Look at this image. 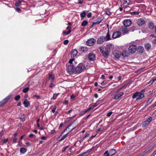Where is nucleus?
Segmentation results:
<instances>
[{
	"label": "nucleus",
	"instance_id": "f257e3e1",
	"mask_svg": "<svg viewBox=\"0 0 156 156\" xmlns=\"http://www.w3.org/2000/svg\"><path fill=\"white\" fill-rule=\"evenodd\" d=\"M74 60V59H72L69 61L70 64L67 66V69L69 73L71 74H79L83 72L86 68L85 65L80 63L75 68L74 65L75 62H73Z\"/></svg>",
	"mask_w": 156,
	"mask_h": 156
},
{
	"label": "nucleus",
	"instance_id": "f03ea898",
	"mask_svg": "<svg viewBox=\"0 0 156 156\" xmlns=\"http://www.w3.org/2000/svg\"><path fill=\"white\" fill-rule=\"evenodd\" d=\"M114 47V45L110 43L108 44L105 47V53L104 54V56L105 58L108 57L110 53V50L112 49Z\"/></svg>",
	"mask_w": 156,
	"mask_h": 156
},
{
	"label": "nucleus",
	"instance_id": "7ed1b4c3",
	"mask_svg": "<svg viewBox=\"0 0 156 156\" xmlns=\"http://www.w3.org/2000/svg\"><path fill=\"white\" fill-rule=\"evenodd\" d=\"M71 126V125H69L60 135L57 139L59 141H61L64 139L67 136H68V134L70 132L72 131L73 130L75 129L76 127L73 128L70 131H69L68 133H67L66 134H65L63 136H62V134H63L66 131H67L68 129H69L70 127Z\"/></svg>",
	"mask_w": 156,
	"mask_h": 156
},
{
	"label": "nucleus",
	"instance_id": "20e7f679",
	"mask_svg": "<svg viewBox=\"0 0 156 156\" xmlns=\"http://www.w3.org/2000/svg\"><path fill=\"white\" fill-rule=\"evenodd\" d=\"M133 99L136 98V101H139L144 98L143 94H140L139 92L137 91L134 93L132 97Z\"/></svg>",
	"mask_w": 156,
	"mask_h": 156
},
{
	"label": "nucleus",
	"instance_id": "39448f33",
	"mask_svg": "<svg viewBox=\"0 0 156 156\" xmlns=\"http://www.w3.org/2000/svg\"><path fill=\"white\" fill-rule=\"evenodd\" d=\"M136 46L134 44L129 46L128 48L129 51L131 53H134L136 51Z\"/></svg>",
	"mask_w": 156,
	"mask_h": 156
},
{
	"label": "nucleus",
	"instance_id": "423d86ee",
	"mask_svg": "<svg viewBox=\"0 0 156 156\" xmlns=\"http://www.w3.org/2000/svg\"><path fill=\"white\" fill-rule=\"evenodd\" d=\"M96 40L94 38H91L87 41V44L89 46H91L94 44Z\"/></svg>",
	"mask_w": 156,
	"mask_h": 156
},
{
	"label": "nucleus",
	"instance_id": "0eeeda50",
	"mask_svg": "<svg viewBox=\"0 0 156 156\" xmlns=\"http://www.w3.org/2000/svg\"><path fill=\"white\" fill-rule=\"evenodd\" d=\"M152 120V118L151 117H150L147 119L146 121H145L144 122L142 126L143 127H144L147 125L149 124L150 122H151V121Z\"/></svg>",
	"mask_w": 156,
	"mask_h": 156
},
{
	"label": "nucleus",
	"instance_id": "6e6552de",
	"mask_svg": "<svg viewBox=\"0 0 156 156\" xmlns=\"http://www.w3.org/2000/svg\"><path fill=\"white\" fill-rule=\"evenodd\" d=\"M114 56L116 58H118L121 56V52L119 51H114L113 52Z\"/></svg>",
	"mask_w": 156,
	"mask_h": 156
},
{
	"label": "nucleus",
	"instance_id": "1a4fd4ad",
	"mask_svg": "<svg viewBox=\"0 0 156 156\" xmlns=\"http://www.w3.org/2000/svg\"><path fill=\"white\" fill-rule=\"evenodd\" d=\"M132 22L129 20H126L124 21L123 24L126 27L129 26L131 24Z\"/></svg>",
	"mask_w": 156,
	"mask_h": 156
},
{
	"label": "nucleus",
	"instance_id": "9d476101",
	"mask_svg": "<svg viewBox=\"0 0 156 156\" xmlns=\"http://www.w3.org/2000/svg\"><path fill=\"white\" fill-rule=\"evenodd\" d=\"M11 97V95H9L7 96L5 99L3 100L2 101L0 102V107L2 105L5 104L8 100Z\"/></svg>",
	"mask_w": 156,
	"mask_h": 156
},
{
	"label": "nucleus",
	"instance_id": "9b49d317",
	"mask_svg": "<svg viewBox=\"0 0 156 156\" xmlns=\"http://www.w3.org/2000/svg\"><path fill=\"white\" fill-rule=\"evenodd\" d=\"M121 35V33L119 31H116L114 32L112 35V37L115 39L119 37Z\"/></svg>",
	"mask_w": 156,
	"mask_h": 156
},
{
	"label": "nucleus",
	"instance_id": "f8f14e48",
	"mask_svg": "<svg viewBox=\"0 0 156 156\" xmlns=\"http://www.w3.org/2000/svg\"><path fill=\"white\" fill-rule=\"evenodd\" d=\"M105 41L104 38V36H102L99 37L97 41V43L98 44H102Z\"/></svg>",
	"mask_w": 156,
	"mask_h": 156
},
{
	"label": "nucleus",
	"instance_id": "ddd939ff",
	"mask_svg": "<svg viewBox=\"0 0 156 156\" xmlns=\"http://www.w3.org/2000/svg\"><path fill=\"white\" fill-rule=\"evenodd\" d=\"M123 94L124 93L123 92H120L119 94H117L115 96L114 99L115 100L118 99L122 97Z\"/></svg>",
	"mask_w": 156,
	"mask_h": 156
},
{
	"label": "nucleus",
	"instance_id": "4468645a",
	"mask_svg": "<svg viewBox=\"0 0 156 156\" xmlns=\"http://www.w3.org/2000/svg\"><path fill=\"white\" fill-rule=\"evenodd\" d=\"M144 20L142 19H139L137 21L138 25L140 26H141L145 24Z\"/></svg>",
	"mask_w": 156,
	"mask_h": 156
},
{
	"label": "nucleus",
	"instance_id": "2eb2a0df",
	"mask_svg": "<svg viewBox=\"0 0 156 156\" xmlns=\"http://www.w3.org/2000/svg\"><path fill=\"white\" fill-rule=\"evenodd\" d=\"M89 59L90 61H94L95 59V55L93 53H90L88 56Z\"/></svg>",
	"mask_w": 156,
	"mask_h": 156
},
{
	"label": "nucleus",
	"instance_id": "dca6fc26",
	"mask_svg": "<svg viewBox=\"0 0 156 156\" xmlns=\"http://www.w3.org/2000/svg\"><path fill=\"white\" fill-rule=\"evenodd\" d=\"M104 38L105 41H106L111 40V38L108 31L105 37L104 36Z\"/></svg>",
	"mask_w": 156,
	"mask_h": 156
},
{
	"label": "nucleus",
	"instance_id": "f3484780",
	"mask_svg": "<svg viewBox=\"0 0 156 156\" xmlns=\"http://www.w3.org/2000/svg\"><path fill=\"white\" fill-rule=\"evenodd\" d=\"M121 56L123 58L126 57L128 56V53L127 50H124L122 52H121Z\"/></svg>",
	"mask_w": 156,
	"mask_h": 156
},
{
	"label": "nucleus",
	"instance_id": "a211bd4d",
	"mask_svg": "<svg viewBox=\"0 0 156 156\" xmlns=\"http://www.w3.org/2000/svg\"><path fill=\"white\" fill-rule=\"evenodd\" d=\"M90 136V134L88 133H86L83 136H81L80 138V141L82 142L86 138L89 137Z\"/></svg>",
	"mask_w": 156,
	"mask_h": 156
},
{
	"label": "nucleus",
	"instance_id": "6ab92c4d",
	"mask_svg": "<svg viewBox=\"0 0 156 156\" xmlns=\"http://www.w3.org/2000/svg\"><path fill=\"white\" fill-rule=\"evenodd\" d=\"M78 53L77 51L75 49L73 50L71 53V57L72 58H73L75 57L77 54Z\"/></svg>",
	"mask_w": 156,
	"mask_h": 156
},
{
	"label": "nucleus",
	"instance_id": "aec40b11",
	"mask_svg": "<svg viewBox=\"0 0 156 156\" xmlns=\"http://www.w3.org/2000/svg\"><path fill=\"white\" fill-rule=\"evenodd\" d=\"M23 104L25 107H28L30 105V102L27 99H25L23 101Z\"/></svg>",
	"mask_w": 156,
	"mask_h": 156
},
{
	"label": "nucleus",
	"instance_id": "412c9836",
	"mask_svg": "<svg viewBox=\"0 0 156 156\" xmlns=\"http://www.w3.org/2000/svg\"><path fill=\"white\" fill-rule=\"evenodd\" d=\"M130 0H124L123 4L125 8H126L128 5L130 4Z\"/></svg>",
	"mask_w": 156,
	"mask_h": 156
},
{
	"label": "nucleus",
	"instance_id": "4be33fe9",
	"mask_svg": "<svg viewBox=\"0 0 156 156\" xmlns=\"http://www.w3.org/2000/svg\"><path fill=\"white\" fill-rule=\"evenodd\" d=\"M121 30L123 34H125L128 32V30L127 28L125 27H122L121 29Z\"/></svg>",
	"mask_w": 156,
	"mask_h": 156
},
{
	"label": "nucleus",
	"instance_id": "5701e85b",
	"mask_svg": "<svg viewBox=\"0 0 156 156\" xmlns=\"http://www.w3.org/2000/svg\"><path fill=\"white\" fill-rule=\"evenodd\" d=\"M81 51L82 52H85L87 51V48L86 47H83L81 48Z\"/></svg>",
	"mask_w": 156,
	"mask_h": 156
},
{
	"label": "nucleus",
	"instance_id": "b1692460",
	"mask_svg": "<svg viewBox=\"0 0 156 156\" xmlns=\"http://www.w3.org/2000/svg\"><path fill=\"white\" fill-rule=\"evenodd\" d=\"M116 151L115 149H112L109 151V154H110V156H112L116 153Z\"/></svg>",
	"mask_w": 156,
	"mask_h": 156
},
{
	"label": "nucleus",
	"instance_id": "393cba45",
	"mask_svg": "<svg viewBox=\"0 0 156 156\" xmlns=\"http://www.w3.org/2000/svg\"><path fill=\"white\" fill-rule=\"evenodd\" d=\"M55 78V76L54 75H52L51 73H50L49 74V79L51 80V81H52L54 80Z\"/></svg>",
	"mask_w": 156,
	"mask_h": 156
},
{
	"label": "nucleus",
	"instance_id": "a878e982",
	"mask_svg": "<svg viewBox=\"0 0 156 156\" xmlns=\"http://www.w3.org/2000/svg\"><path fill=\"white\" fill-rule=\"evenodd\" d=\"M156 80V76L154 77L153 78V79L152 80H151L148 83V84L149 85L151 84L154 82Z\"/></svg>",
	"mask_w": 156,
	"mask_h": 156
},
{
	"label": "nucleus",
	"instance_id": "bb28decb",
	"mask_svg": "<svg viewBox=\"0 0 156 156\" xmlns=\"http://www.w3.org/2000/svg\"><path fill=\"white\" fill-rule=\"evenodd\" d=\"M151 48V45L148 43L145 44V48L147 50H149Z\"/></svg>",
	"mask_w": 156,
	"mask_h": 156
},
{
	"label": "nucleus",
	"instance_id": "cd10ccee",
	"mask_svg": "<svg viewBox=\"0 0 156 156\" xmlns=\"http://www.w3.org/2000/svg\"><path fill=\"white\" fill-rule=\"evenodd\" d=\"M99 49L101 52L102 54L104 56V54L105 53V51H104L103 50L104 48L103 47L101 46L99 47Z\"/></svg>",
	"mask_w": 156,
	"mask_h": 156
},
{
	"label": "nucleus",
	"instance_id": "c85d7f7f",
	"mask_svg": "<svg viewBox=\"0 0 156 156\" xmlns=\"http://www.w3.org/2000/svg\"><path fill=\"white\" fill-rule=\"evenodd\" d=\"M149 151V150H146L144 152H143L142 153L140 154L139 155L140 156H143L145 154H146L147 152Z\"/></svg>",
	"mask_w": 156,
	"mask_h": 156
},
{
	"label": "nucleus",
	"instance_id": "c756f323",
	"mask_svg": "<svg viewBox=\"0 0 156 156\" xmlns=\"http://www.w3.org/2000/svg\"><path fill=\"white\" fill-rule=\"evenodd\" d=\"M21 0H19L18 2H16L15 3V5L16 7H19L20 5V4L22 2Z\"/></svg>",
	"mask_w": 156,
	"mask_h": 156
},
{
	"label": "nucleus",
	"instance_id": "7c9ffc66",
	"mask_svg": "<svg viewBox=\"0 0 156 156\" xmlns=\"http://www.w3.org/2000/svg\"><path fill=\"white\" fill-rule=\"evenodd\" d=\"M149 28L151 30H152L153 29V28L154 27V24L152 23H150L149 24Z\"/></svg>",
	"mask_w": 156,
	"mask_h": 156
},
{
	"label": "nucleus",
	"instance_id": "2f4dec72",
	"mask_svg": "<svg viewBox=\"0 0 156 156\" xmlns=\"http://www.w3.org/2000/svg\"><path fill=\"white\" fill-rule=\"evenodd\" d=\"M20 152L22 153H24L26 151V149L25 148H22L20 149Z\"/></svg>",
	"mask_w": 156,
	"mask_h": 156
},
{
	"label": "nucleus",
	"instance_id": "473e14b6",
	"mask_svg": "<svg viewBox=\"0 0 156 156\" xmlns=\"http://www.w3.org/2000/svg\"><path fill=\"white\" fill-rule=\"evenodd\" d=\"M90 151V150H89L87 151L86 152L83 153V156H86L89 153Z\"/></svg>",
	"mask_w": 156,
	"mask_h": 156
},
{
	"label": "nucleus",
	"instance_id": "72a5a7b5",
	"mask_svg": "<svg viewBox=\"0 0 156 156\" xmlns=\"http://www.w3.org/2000/svg\"><path fill=\"white\" fill-rule=\"evenodd\" d=\"M29 90V88L28 87H27L24 88L23 90V92L24 93L27 92Z\"/></svg>",
	"mask_w": 156,
	"mask_h": 156
},
{
	"label": "nucleus",
	"instance_id": "f704fd0d",
	"mask_svg": "<svg viewBox=\"0 0 156 156\" xmlns=\"http://www.w3.org/2000/svg\"><path fill=\"white\" fill-rule=\"evenodd\" d=\"M71 32V30L69 29V30L68 32H66L65 31H63V33L64 35H67L69 34Z\"/></svg>",
	"mask_w": 156,
	"mask_h": 156
},
{
	"label": "nucleus",
	"instance_id": "c9c22d12",
	"mask_svg": "<svg viewBox=\"0 0 156 156\" xmlns=\"http://www.w3.org/2000/svg\"><path fill=\"white\" fill-rule=\"evenodd\" d=\"M138 50L140 52H143L144 50V48L143 47L141 46H139L138 47Z\"/></svg>",
	"mask_w": 156,
	"mask_h": 156
},
{
	"label": "nucleus",
	"instance_id": "e433bc0d",
	"mask_svg": "<svg viewBox=\"0 0 156 156\" xmlns=\"http://www.w3.org/2000/svg\"><path fill=\"white\" fill-rule=\"evenodd\" d=\"M104 156H110V154L108 151H106L104 154Z\"/></svg>",
	"mask_w": 156,
	"mask_h": 156
},
{
	"label": "nucleus",
	"instance_id": "4c0bfd02",
	"mask_svg": "<svg viewBox=\"0 0 156 156\" xmlns=\"http://www.w3.org/2000/svg\"><path fill=\"white\" fill-rule=\"evenodd\" d=\"M87 24L88 22L86 20H84L83 21V22L82 23L81 25L82 26H85Z\"/></svg>",
	"mask_w": 156,
	"mask_h": 156
},
{
	"label": "nucleus",
	"instance_id": "58836bf2",
	"mask_svg": "<svg viewBox=\"0 0 156 156\" xmlns=\"http://www.w3.org/2000/svg\"><path fill=\"white\" fill-rule=\"evenodd\" d=\"M102 20L103 19L102 18L99 17L95 20V21H97L98 22L100 23L101 22Z\"/></svg>",
	"mask_w": 156,
	"mask_h": 156
},
{
	"label": "nucleus",
	"instance_id": "ea45409f",
	"mask_svg": "<svg viewBox=\"0 0 156 156\" xmlns=\"http://www.w3.org/2000/svg\"><path fill=\"white\" fill-rule=\"evenodd\" d=\"M124 87L123 86L121 88L118 89H117L116 90H115V91H114V93H117L118 92H119L120 91V90H122V88Z\"/></svg>",
	"mask_w": 156,
	"mask_h": 156
},
{
	"label": "nucleus",
	"instance_id": "a19ab883",
	"mask_svg": "<svg viewBox=\"0 0 156 156\" xmlns=\"http://www.w3.org/2000/svg\"><path fill=\"white\" fill-rule=\"evenodd\" d=\"M59 94H54L53 97H52V99L54 100H55L57 98V96Z\"/></svg>",
	"mask_w": 156,
	"mask_h": 156
},
{
	"label": "nucleus",
	"instance_id": "79ce46f5",
	"mask_svg": "<svg viewBox=\"0 0 156 156\" xmlns=\"http://www.w3.org/2000/svg\"><path fill=\"white\" fill-rule=\"evenodd\" d=\"M90 110L89 109V108L88 109H86V110H85L84 111H83V112H82V113H80V115H81L82 114H85L87 112H88V111H89Z\"/></svg>",
	"mask_w": 156,
	"mask_h": 156
},
{
	"label": "nucleus",
	"instance_id": "37998d69",
	"mask_svg": "<svg viewBox=\"0 0 156 156\" xmlns=\"http://www.w3.org/2000/svg\"><path fill=\"white\" fill-rule=\"evenodd\" d=\"M20 97V95H17L15 97V99L16 101H17L19 99Z\"/></svg>",
	"mask_w": 156,
	"mask_h": 156
},
{
	"label": "nucleus",
	"instance_id": "c03bdc74",
	"mask_svg": "<svg viewBox=\"0 0 156 156\" xmlns=\"http://www.w3.org/2000/svg\"><path fill=\"white\" fill-rule=\"evenodd\" d=\"M2 140H3V142L4 143H6L8 140V139H5L4 137H3L2 138Z\"/></svg>",
	"mask_w": 156,
	"mask_h": 156
},
{
	"label": "nucleus",
	"instance_id": "a18cd8bd",
	"mask_svg": "<svg viewBox=\"0 0 156 156\" xmlns=\"http://www.w3.org/2000/svg\"><path fill=\"white\" fill-rule=\"evenodd\" d=\"M108 82L109 80H104L103 82L101 83V85H104L107 83Z\"/></svg>",
	"mask_w": 156,
	"mask_h": 156
},
{
	"label": "nucleus",
	"instance_id": "49530a36",
	"mask_svg": "<svg viewBox=\"0 0 156 156\" xmlns=\"http://www.w3.org/2000/svg\"><path fill=\"white\" fill-rule=\"evenodd\" d=\"M86 15V13L85 12H83L80 14V16L82 17H84Z\"/></svg>",
	"mask_w": 156,
	"mask_h": 156
},
{
	"label": "nucleus",
	"instance_id": "de8ad7c7",
	"mask_svg": "<svg viewBox=\"0 0 156 156\" xmlns=\"http://www.w3.org/2000/svg\"><path fill=\"white\" fill-rule=\"evenodd\" d=\"M145 92V90L144 89H143V90H141V91L139 92L140 94H143V97L144 98V93Z\"/></svg>",
	"mask_w": 156,
	"mask_h": 156
},
{
	"label": "nucleus",
	"instance_id": "09e8293b",
	"mask_svg": "<svg viewBox=\"0 0 156 156\" xmlns=\"http://www.w3.org/2000/svg\"><path fill=\"white\" fill-rule=\"evenodd\" d=\"M56 108L57 107L55 106H54L53 109L52 110V112L54 113L55 112V110L56 109Z\"/></svg>",
	"mask_w": 156,
	"mask_h": 156
},
{
	"label": "nucleus",
	"instance_id": "8fccbe9b",
	"mask_svg": "<svg viewBox=\"0 0 156 156\" xmlns=\"http://www.w3.org/2000/svg\"><path fill=\"white\" fill-rule=\"evenodd\" d=\"M112 113V112H108L106 115V116L108 117H110Z\"/></svg>",
	"mask_w": 156,
	"mask_h": 156
},
{
	"label": "nucleus",
	"instance_id": "3c124183",
	"mask_svg": "<svg viewBox=\"0 0 156 156\" xmlns=\"http://www.w3.org/2000/svg\"><path fill=\"white\" fill-rule=\"evenodd\" d=\"M99 24V23L97 21H95V22H94L93 23L92 26H93L95 25H97V24Z\"/></svg>",
	"mask_w": 156,
	"mask_h": 156
},
{
	"label": "nucleus",
	"instance_id": "603ef678",
	"mask_svg": "<svg viewBox=\"0 0 156 156\" xmlns=\"http://www.w3.org/2000/svg\"><path fill=\"white\" fill-rule=\"evenodd\" d=\"M37 126L40 129H43L42 127H40V125L39 123H37Z\"/></svg>",
	"mask_w": 156,
	"mask_h": 156
},
{
	"label": "nucleus",
	"instance_id": "864d4df0",
	"mask_svg": "<svg viewBox=\"0 0 156 156\" xmlns=\"http://www.w3.org/2000/svg\"><path fill=\"white\" fill-rule=\"evenodd\" d=\"M5 131V130H2V131L0 132V136H2L3 134V133Z\"/></svg>",
	"mask_w": 156,
	"mask_h": 156
},
{
	"label": "nucleus",
	"instance_id": "5fc2aeb1",
	"mask_svg": "<svg viewBox=\"0 0 156 156\" xmlns=\"http://www.w3.org/2000/svg\"><path fill=\"white\" fill-rule=\"evenodd\" d=\"M17 138L14 137L13 139L12 142L13 143H15L16 141L17 140Z\"/></svg>",
	"mask_w": 156,
	"mask_h": 156
},
{
	"label": "nucleus",
	"instance_id": "6e6d98bb",
	"mask_svg": "<svg viewBox=\"0 0 156 156\" xmlns=\"http://www.w3.org/2000/svg\"><path fill=\"white\" fill-rule=\"evenodd\" d=\"M69 42L68 40H65L64 42V44L65 45L67 44Z\"/></svg>",
	"mask_w": 156,
	"mask_h": 156
},
{
	"label": "nucleus",
	"instance_id": "4d7b16f0",
	"mask_svg": "<svg viewBox=\"0 0 156 156\" xmlns=\"http://www.w3.org/2000/svg\"><path fill=\"white\" fill-rule=\"evenodd\" d=\"M21 119L22 121L23 122L25 120V116L24 115H23V117Z\"/></svg>",
	"mask_w": 156,
	"mask_h": 156
},
{
	"label": "nucleus",
	"instance_id": "13d9d810",
	"mask_svg": "<svg viewBox=\"0 0 156 156\" xmlns=\"http://www.w3.org/2000/svg\"><path fill=\"white\" fill-rule=\"evenodd\" d=\"M55 133V130L54 129L52 130L51 131V134H54Z\"/></svg>",
	"mask_w": 156,
	"mask_h": 156
},
{
	"label": "nucleus",
	"instance_id": "bf43d9fd",
	"mask_svg": "<svg viewBox=\"0 0 156 156\" xmlns=\"http://www.w3.org/2000/svg\"><path fill=\"white\" fill-rule=\"evenodd\" d=\"M153 147L152 146H150L148 147L147 148V149L146 150H149V151L151 150L152 149Z\"/></svg>",
	"mask_w": 156,
	"mask_h": 156
},
{
	"label": "nucleus",
	"instance_id": "052dcab7",
	"mask_svg": "<svg viewBox=\"0 0 156 156\" xmlns=\"http://www.w3.org/2000/svg\"><path fill=\"white\" fill-rule=\"evenodd\" d=\"M54 84L52 83H51L50 84V85H49V87L51 88H52V87H54Z\"/></svg>",
	"mask_w": 156,
	"mask_h": 156
},
{
	"label": "nucleus",
	"instance_id": "680f3d73",
	"mask_svg": "<svg viewBox=\"0 0 156 156\" xmlns=\"http://www.w3.org/2000/svg\"><path fill=\"white\" fill-rule=\"evenodd\" d=\"M68 146H67L66 147H65L63 148V149L62 150V151H64L66 150L67 149V148H68Z\"/></svg>",
	"mask_w": 156,
	"mask_h": 156
},
{
	"label": "nucleus",
	"instance_id": "e2e57ef3",
	"mask_svg": "<svg viewBox=\"0 0 156 156\" xmlns=\"http://www.w3.org/2000/svg\"><path fill=\"white\" fill-rule=\"evenodd\" d=\"M73 110L72 109L70 110L69 111L66 112V114H68L73 111Z\"/></svg>",
	"mask_w": 156,
	"mask_h": 156
},
{
	"label": "nucleus",
	"instance_id": "0e129e2a",
	"mask_svg": "<svg viewBox=\"0 0 156 156\" xmlns=\"http://www.w3.org/2000/svg\"><path fill=\"white\" fill-rule=\"evenodd\" d=\"M63 103L66 105H68V101L67 100H66L64 101Z\"/></svg>",
	"mask_w": 156,
	"mask_h": 156
},
{
	"label": "nucleus",
	"instance_id": "69168bd1",
	"mask_svg": "<svg viewBox=\"0 0 156 156\" xmlns=\"http://www.w3.org/2000/svg\"><path fill=\"white\" fill-rule=\"evenodd\" d=\"M94 108V106L92 105L89 108V110L92 109Z\"/></svg>",
	"mask_w": 156,
	"mask_h": 156
},
{
	"label": "nucleus",
	"instance_id": "338daca9",
	"mask_svg": "<svg viewBox=\"0 0 156 156\" xmlns=\"http://www.w3.org/2000/svg\"><path fill=\"white\" fill-rule=\"evenodd\" d=\"M16 11L19 12H21L20 9L19 8H16Z\"/></svg>",
	"mask_w": 156,
	"mask_h": 156
},
{
	"label": "nucleus",
	"instance_id": "774afa93",
	"mask_svg": "<svg viewBox=\"0 0 156 156\" xmlns=\"http://www.w3.org/2000/svg\"><path fill=\"white\" fill-rule=\"evenodd\" d=\"M106 13L107 14L109 15L110 14V12L109 11V10H106Z\"/></svg>",
	"mask_w": 156,
	"mask_h": 156
}]
</instances>
